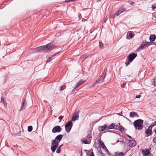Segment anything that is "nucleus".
I'll use <instances>...</instances> for the list:
<instances>
[{"mask_svg":"<svg viewBox=\"0 0 156 156\" xmlns=\"http://www.w3.org/2000/svg\"><path fill=\"white\" fill-rule=\"evenodd\" d=\"M137 54L136 53H132L130 54L127 57L128 59L126 60L125 62L126 66H127L137 56Z\"/></svg>","mask_w":156,"mask_h":156,"instance_id":"f257e3e1","label":"nucleus"},{"mask_svg":"<svg viewBox=\"0 0 156 156\" xmlns=\"http://www.w3.org/2000/svg\"><path fill=\"white\" fill-rule=\"evenodd\" d=\"M143 121L141 119H138L134 121L133 124L136 129L138 130L142 129L143 128Z\"/></svg>","mask_w":156,"mask_h":156,"instance_id":"f03ea898","label":"nucleus"},{"mask_svg":"<svg viewBox=\"0 0 156 156\" xmlns=\"http://www.w3.org/2000/svg\"><path fill=\"white\" fill-rule=\"evenodd\" d=\"M60 141H59L57 140H52V146L51 147V149L53 152H55L58 147V145Z\"/></svg>","mask_w":156,"mask_h":156,"instance_id":"7ed1b4c3","label":"nucleus"},{"mask_svg":"<svg viewBox=\"0 0 156 156\" xmlns=\"http://www.w3.org/2000/svg\"><path fill=\"white\" fill-rule=\"evenodd\" d=\"M105 75H102L101 76L99 77L98 80H96L91 85V87H94L95 86L101 83H102L104 81V79Z\"/></svg>","mask_w":156,"mask_h":156,"instance_id":"20e7f679","label":"nucleus"},{"mask_svg":"<svg viewBox=\"0 0 156 156\" xmlns=\"http://www.w3.org/2000/svg\"><path fill=\"white\" fill-rule=\"evenodd\" d=\"M151 44V42H147L146 41H144L142 42L140 46L139 47L137 50H140L143 49L144 48L148 47Z\"/></svg>","mask_w":156,"mask_h":156,"instance_id":"39448f33","label":"nucleus"},{"mask_svg":"<svg viewBox=\"0 0 156 156\" xmlns=\"http://www.w3.org/2000/svg\"><path fill=\"white\" fill-rule=\"evenodd\" d=\"M73 125L72 122L70 121H69L65 125V128L66 132L69 133L72 128Z\"/></svg>","mask_w":156,"mask_h":156,"instance_id":"423d86ee","label":"nucleus"},{"mask_svg":"<svg viewBox=\"0 0 156 156\" xmlns=\"http://www.w3.org/2000/svg\"><path fill=\"white\" fill-rule=\"evenodd\" d=\"M80 111L78 110L76 111L74 113L72 118L71 120L73 121H74L76 120H78L79 118V113Z\"/></svg>","mask_w":156,"mask_h":156,"instance_id":"0eeeda50","label":"nucleus"},{"mask_svg":"<svg viewBox=\"0 0 156 156\" xmlns=\"http://www.w3.org/2000/svg\"><path fill=\"white\" fill-rule=\"evenodd\" d=\"M46 48H47L45 45L39 47L36 49L35 52L46 51H47Z\"/></svg>","mask_w":156,"mask_h":156,"instance_id":"6e6552de","label":"nucleus"},{"mask_svg":"<svg viewBox=\"0 0 156 156\" xmlns=\"http://www.w3.org/2000/svg\"><path fill=\"white\" fill-rule=\"evenodd\" d=\"M62 130V129L60 126H57L54 127L52 129V132L53 133H59Z\"/></svg>","mask_w":156,"mask_h":156,"instance_id":"1a4fd4ad","label":"nucleus"},{"mask_svg":"<svg viewBox=\"0 0 156 156\" xmlns=\"http://www.w3.org/2000/svg\"><path fill=\"white\" fill-rule=\"evenodd\" d=\"M46 47L47 48V51L48 50L51 49L55 48L56 47L55 45L54 44V43L52 42H51L50 43L48 44L45 45Z\"/></svg>","mask_w":156,"mask_h":156,"instance_id":"9d476101","label":"nucleus"},{"mask_svg":"<svg viewBox=\"0 0 156 156\" xmlns=\"http://www.w3.org/2000/svg\"><path fill=\"white\" fill-rule=\"evenodd\" d=\"M129 145L131 147H133L136 145V142L135 140H133V138L129 140Z\"/></svg>","mask_w":156,"mask_h":156,"instance_id":"9b49d317","label":"nucleus"},{"mask_svg":"<svg viewBox=\"0 0 156 156\" xmlns=\"http://www.w3.org/2000/svg\"><path fill=\"white\" fill-rule=\"evenodd\" d=\"M108 127L107 125L106 124H105L103 126H99L98 129L99 131L101 132L106 129H108Z\"/></svg>","mask_w":156,"mask_h":156,"instance_id":"f8f14e48","label":"nucleus"},{"mask_svg":"<svg viewBox=\"0 0 156 156\" xmlns=\"http://www.w3.org/2000/svg\"><path fill=\"white\" fill-rule=\"evenodd\" d=\"M86 81V80H80L76 84V86L74 88L73 90L76 89L78 87L83 84Z\"/></svg>","mask_w":156,"mask_h":156,"instance_id":"ddd939ff","label":"nucleus"},{"mask_svg":"<svg viewBox=\"0 0 156 156\" xmlns=\"http://www.w3.org/2000/svg\"><path fill=\"white\" fill-rule=\"evenodd\" d=\"M118 125L115 123H112L108 127V129H116Z\"/></svg>","mask_w":156,"mask_h":156,"instance_id":"4468645a","label":"nucleus"},{"mask_svg":"<svg viewBox=\"0 0 156 156\" xmlns=\"http://www.w3.org/2000/svg\"><path fill=\"white\" fill-rule=\"evenodd\" d=\"M129 116L132 118H133L135 117H139V115L137 114L136 112H132L129 113Z\"/></svg>","mask_w":156,"mask_h":156,"instance_id":"2eb2a0df","label":"nucleus"},{"mask_svg":"<svg viewBox=\"0 0 156 156\" xmlns=\"http://www.w3.org/2000/svg\"><path fill=\"white\" fill-rule=\"evenodd\" d=\"M152 134V130H150L149 129H146L145 131V136L147 137L149 136L150 135H151Z\"/></svg>","mask_w":156,"mask_h":156,"instance_id":"dca6fc26","label":"nucleus"},{"mask_svg":"<svg viewBox=\"0 0 156 156\" xmlns=\"http://www.w3.org/2000/svg\"><path fill=\"white\" fill-rule=\"evenodd\" d=\"M26 102L24 99L22 103V105H21V107L20 109V111H21L22 109H24L25 108V105H26Z\"/></svg>","mask_w":156,"mask_h":156,"instance_id":"f3484780","label":"nucleus"},{"mask_svg":"<svg viewBox=\"0 0 156 156\" xmlns=\"http://www.w3.org/2000/svg\"><path fill=\"white\" fill-rule=\"evenodd\" d=\"M142 153L144 155H147L149 154V152L148 149H146L142 151Z\"/></svg>","mask_w":156,"mask_h":156,"instance_id":"a211bd4d","label":"nucleus"},{"mask_svg":"<svg viewBox=\"0 0 156 156\" xmlns=\"http://www.w3.org/2000/svg\"><path fill=\"white\" fill-rule=\"evenodd\" d=\"M125 154L123 152H116L115 153V156H124Z\"/></svg>","mask_w":156,"mask_h":156,"instance_id":"6ab92c4d","label":"nucleus"},{"mask_svg":"<svg viewBox=\"0 0 156 156\" xmlns=\"http://www.w3.org/2000/svg\"><path fill=\"white\" fill-rule=\"evenodd\" d=\"M63 135L62 134H59L57 135L56 137L55 138V140H57L59 141H61Z\"/></svg>","mask_w":156,"mask_h":156,"instance_id":"aec40b11","label":"nucleus"},{"mask_svg":"<svg viewBox=\"0 0 156 156\" xmlns=\"http://www.w3.org/2000/svg\"><path fill=\"white\" fill-rule=\"evenodd\" d=\"M156 37L154 35H151L150 36L149 40L151 42L154 41Z\"/></svg>","mask_w":156,"mask_h":156,"instance_id":"412c9836","label":"nucleus"},{"mask_svg":"<svg viewBox=\"0 0 156 156\" xmlns=\"http://www.w3.org/2000/svg\"><path fill=\"white\" fill-rule=\"evenodd\" d=\"M99 143L100 144L102 148H105V147H105V146L104 144V143L101 140H99Z\"/></svg>","mask_w":156,"mask_h":156,"instance_id":"4be33fe9","label":"nucleus"},{"mask_svg":"<svg viewBox=\"0 0 156 156\" xmlns=\"http://www.w3.org/2000/svg\"><path fill=\"white\" fill-rule=\"evenodd\" d=\"M88 134L87 136V137L89 138H90L92 137V136L91 135V132L90 131L88 130L87 132Z\"/></svg>","mask_w":156,"mask_h":156,"instance_id":"5701e85b","label":"nucleus"},{"mask_svg":"<svg viewBox=\"0 0 156 156\" xmlns=\"http://www.w3.org/2000/svg\"><path fill=\"white\" fill-rule=\"evenodd\" d=\"M129 36L131 38H133L134 35V34L131 32H129Z\"/></svg>","mask_w":156,"mask_h":156,"instance_id":"b1692460","label":"nucleus"},{"mask_svg":"<svg viewBox=\"0 0 156 156\" xmlns=\"http://www.w3.org/2000/svg\"><path fill=\"white\" fill-rule=\"evenodd\" d=\"M99 151L97 152V154H102V151H101V148L100 147L99 148Z\"/></svg>","mask_w":156,"mask_h":156,"instance_id":"393cba45","label":"nucleus"},{"mask_svg":"<svg viewBox=\"0 0 156 156\" xmlns=\"http://www.w3.org/2000/svg\"><path fill=\"white\" fill-rule=\"evenodd\" d=\"M33 129V127L32 126H29L28 127V131L30 132H31Z\"/></svg>","mask_w":156,"mask_h":156,"instance_id":"a878e982","label":"nucleus"},{"mask_svg":"<svg viewBox=\"0 0 156 156\" xmlns=\"http://www.w3.org/2000/svg\"><path fill=\"white\" fill-rule=\"evenodd\" d=\"M122 128H123L122 126V127H119V126L118 125L116 129H118L122 132L123 131Z\"/></svg>","mask_w":156,"mask_h":156,"instance_id":"bb28decb","label":"nucleus"},{"mask_svg":"<svg viewBox=\"0 0 156 156\" xmlns=\"http://www.w3.org/2000/svg\"><path fill=\"white\" fill-rule=\"evenodd\" d=\"M126 10V9L124 8H122L119 10H118L119 13L121 14L122 12H123Z\"/></svg>","mask_w":156,"mask_h":156,"instance_id":"cd10ccee","label":"nucleus"},{"mask_svg":"<svg viewBox=\"0 0 156 156\" xmlns=\"http://www.w3.org/2000/svg\"><path fill=\"white\" fill-rule=\"evenodd\" d=\"M55 55V54H54V55H52V57H49V58L46 61V62L47 63L50 62L51 60L52 57L54 56Z\"/></svg>","mask_w":156,"mask_h":156,"instance_id":"c85d7f7f","label":"nucleus"},{"mask_svg":"<svg viewBox=\"0 0 156 156\" xmlns=\"http://www.w3.org/2000/svg\"><path fill=\"white\" fill-rule=\"evenodd\" d=\"M119 14H120V13H119V11H118L117 12H116L114 15L113 16V18H115V17L118 16Z\"/></svg>","mask_w":156,"mask_h":156,"instance_id":"c756f323","label":"nucleus"},{"mask_svg":"<svg viewBox=\"0 0 156 156\" xmlns=\"http://www.w3.org/2000/svg\"><path fill=\"white\" fill-rule=\"evenodd\" d=\"M105 149L106 153L108 155H109L110 156V154H111V153L109 152L108 150L107 149V148L106 147H105Z\"/></svg>","mask_w":156,"mask_h":156,"instance_id":"7c9ffc66","label":"nucleus"},{"mask_svg":"<svg viewBox=\"0 0 156 156\" xmlns=\"http://www.w3.org/2000/svg\"><path fill=\"white\" fill-rule=\"evenodd\" d=\"M99 44L100 48H103V44L102 42L99 41Z\"/></svg>","mask_w":156,"mask_h":156,"instance_id":"2f4dec72","label":"nucleus"},{"mask_svg":"<svg viewBox=\"0 0 156 156\" xmlns=\"http://www.w3.org/2000/svg\"><path fill=\"white\" fill-rule=\"evenodd\" d=\"M56 151L57 153H60L61 151V149L58 147Z\"/></svg>","mask_w":156,"mask_h":156,"instance_id":"473e14b6","label":"nucleus"},{"mask_svg":"<svg viewBox=\"0 0 156 156\" xmlns=\"http://www.w3.org/2000/svg\"><path fill=\"white\" fill-rule=\"evenodd\" d=\"M153 126V124L152 123L151 125L150 126H149L148 128H147V129H149L150 130H152V129L153 127L154 126Z\"/></svg>","mask_w":156,"mask_h":156,"instance_id":"72a5a7b5","label":"nucleus"},{"mask_svg":"<svg viewBox=\"0 0 156 156\" xmlns=\"http://www.w3.org/2000/svg\"><path fill=\"white\" fill-rule=\"evenodd\" d=\"M151 8L152 9H154L156 8V6H155V4H154V5H152L151 6Z\"/></svg>","mask_w":156,"mask_h":156,"instance_id":"f704fd0d","label":"nucleus"},{"mask_svg":"<svg viewBox=\"0 0 156 156\" xmlns=\"http://www.w3.org/2000/svg\"><path fill=\"white\" fill-rule=\"evenodd\" d=\"M83 143L86 144H88L87 140L86 139H85V140H83Z\"/></svg>","mask_w":156,"mask_h":156,"instance_id":"c9c22d12","label":"nucleus"},{"mask_svg":"<svg viewBox=\"0 0 156 156\" xmlns=\"http://www.w3.org/2000/svg\"><path fill=\"white\" fill-rule=\"evenodd\" d=\"M63 118V116L62 115H60L59 117V119H60V120L59 121V122H61V119H62Z\"/></svg>","mask_w":156,"mask_h":156,"instance_id":"e433bc0d","label":"nucleus"},{"mask_svg":"<svg viewBox=\"0 0 156 156\" xmlns=\"http://www.w3.org/2000/svg\"><path fill=\"white\" fill-rule=\"evenodd\" d=\"M76 0H66V2H72V1H75Z\"/></svg>","mask_w":156,"mask_h":156,"instance_id":"4c0bfd02","label":"nucleus"},{"mask_svg":"<svg viewBox=\"0 0 156 156\" xmlns=\"http://www.w3.org/2000/svg\"><path fill=\"white\" fill-rule=\"evenodd\" d=\"M153 142L155 143H156V136H155L153 139Z\"/></svg>","mask_w":156,"mask_h":156,"instance_id":"58836bf2","label":"nucleus"},{"mask_svg":"<svg viewBox=\"0 0 156 156\" xmlns=\"http://www.w3.org/2000/svg\"><path fill=\"white\" fill-rule=\"evenodd\" d=\"M141 97V95H136V98H140Z\"/></svg>","mask_w":156,"mask_h":156,"instance_id":"ea45409f","label":"nucleus"},{"mask_svg":"<svg viewBox=\"0 0 156 156\" xmlns=\"http://www.w3.org/2000/svg\"><path fill=\"white\" fill-rule=\"evenodd\" d=\"M63 87H64L63 86H61L60 87V88L59 89V91H61L62 90V89L63 88Z\"/></svg>","mask_w":156,"mask_h":156,"instance_id":"a19ab883","label":"nucleus"},{"mask_svg":"<svg viewBox=\"0 0 156 156\" xmlns=\"http://www.w3.org/2000/svg\"><path fill=\"white\" fill-rule=\"evenodd\" d=\"M1 101L3 102H5V101L4 100V98L2 97L1 98Z\"/></svg>","mask_w":156,"mask_h":156,"instance_id":"79ce46f5","label":"nucleus"},{"mask_svg":"<svg viewBox=\"0 0 156 156\" xmlns=\"http://www.w3.org/2000/svg\"><path fill=\"white\" fill-rule=\"evenodd\" d=\"M90 156H94V153L93 152H91V154H90Z\"/></svg>","mask_w":156,"mask_h":156,"instance_id":"37998d69","label":"nucleus"},{"mask_svg":"<svg viewBox=\"0 0 156 156\" xmlns=\"http://www.w3.org/2000/svg\"><path fill=\"white\" fill-rule=\"evenodd\" d=\"M108 132H113L114 133H115V132H116V131H111V130H108Z\"/></svg>","mask_w":156,"mask_h":156,"instance_id":"c03bdc74","label":"nucleus"},{"mask_svg":"<svg viewBox=\"0 0 156 156\" xmlns=\"http://www.w3.org/2000/svg\"><path fill=\"white\" fill-rule=\"evenodd\" d=\"M153 126H156V121L152 123Z\"/></svg>","mask_w":156,"mask_h":156,"instance_id":"a18cd8bd","label":"nucleus"},{"mask_svg":"<svg viewBox=\"0 0 156 156\" xmlns=\"http://www.w3.org/2000/svg\"><path fill=\"white\" fill-rule=\"evenodd\" d=\"M3 103L5 107H6V101H5V102H4Z\"/></svg>","mask_w":156,"mask_h":156,"instance_id":"49530a36","label":"nucleus"},{"mask_svg":"<svg viewBox=\"0 0 156 156\" xmlns=\"http://www.w3.org/2000/svg\"><path fill=\"white\" fill-rule=\"evenodd\" d=\"M63 145V144H62L59 145L58 147L61 149V148L62 147Z\"/></svg>","mask_w":156,"mask_h":156,"instance_id":"de8ad7c7","label":"nucleus"},{"mask_svg":"<svg viewBox=\"0 0 156 156\" xmlns=\"http://www.w3.org/2000/svg\"><path fill=\"white\" fill-rule=\"evenodd\" d=\"M89 151L90 152H91L93 151V149H90Z\"/></svg>","mask_w":156,"mask_h":156,"instance_id":"09e8293b","label":"nucleus"},{"mask_svg":"<svg viewBox=\"0 0 156 156\" xmlns=\"http://www.w3.org/2000/svg\"><path fill=\"white\" fill-rule=\"evenodd\" d=\"M127 136L128 137H129V138H130V139L132 138V137H131L130 136H129V135H127Z\"/></svg>","mask_w":156,"mask_h":156,"instance_id":"8fccbe9b","label":"nucleus"},{"mask_svg":"<svg viewBox=\"0 0 156 156\" xmlns=\"http://www.w3.org/2000/svg\"><path fill=\"white\" fill-rule=\"evenodd\" d=\"M131 4H134V2H132L131 3Z\"/></svg>","mask_w":156,"mask_h":156,"instance_id":"3c124183","label":"nucleus"},{"mask_svg":"<svg viewBox=\"0 0 156 156\" xmlns=\"http://www.w3.org/2000/svg\"><path fill=\"white\" fill-rule=\"evenodd\" d=\"M154 132L156 134V129H155V130H154Z\"/></svg>","mask_w":156,"mask_h":156,"instance_id":"603ef678","label":"nucleus"},{"mask_svg":"<svg viewBox=\"0 0 156 156\" xmlns=\"http://www.w3.org/2000/svg\"><path fill=\"white\" fill-rule=\"evenodd\" d=\"M101 155H102V156H104V155H103V154H101Z\"/></svg>","mask_w":156,"mask_h":156,"instance_id":"864d4df0","label":"nucleus"},{"mask_svg":"<svg viewBox=\"0 0 156 156\" xmlns=\"http://www.w3.org/2000/svg\"><path fill=\"white\" fill-rule=\"evenodd\" d=\"M96 143H96V142H95V143H94V145H95V144H96Z\"/></svg>","mask_w":156,"mask_h":156,"instance_id":"5fc2aeb1","label":"nucleus"},{"mask_svg":"<svg viewBox=\"0 0 156 156\" xmlns=\"http://www.w3.org/2000/svg\"><path fill=\"white\" fill-rule=\"evenodd\" d=\"M64 156H66L65 154H64Z\"/></svg>","mask_w":156,"mask_h":156,"instance_id":"6e6d98bb","label":"nucleus"}]
</instances>
